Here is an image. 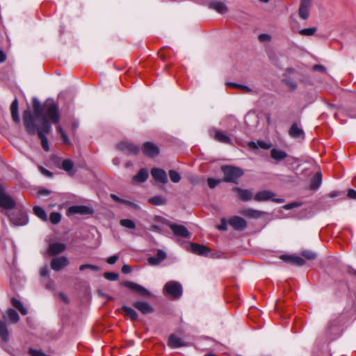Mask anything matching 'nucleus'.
<instances>
[{"mask_svg":"<svg viewBox=\"0 0 356 356\" xmlns=\"http://www.w3.org/2000/svg\"><path fill=\"white\" fill-rule=\"evenodd\" d=\"M133 306L145 315L152 314L154 312L153 307L145 301H136L133 303Z\"/></svg>","mask_w":356,"mask_h":356,"instance_id":"nucleus-12","label":"nucleus"},{"mask_svg":"<svg viewBox=\"0 0 356 356\" xmlns=\"http://www.w3.org/2000/svg\"><path fill=\"white\" fill-rule=\"evenodd\" d=\"M218 229L222 231H225L227 229V223L225 220H222L221 225L218 227Z\"/></svg>","mask_w":356,"mask_h":356,"instance_id":"nucleus-61","label":"nucleus"},{"mask_svg":"<svg viewBox=\"0 0 356 356\" xmlns=\"http://www.w3.org/2000/svg\"><path fill=\"white\" fill-rule=\"evenodd\" d=\"M92 213V209L83 205L71 206L68 208L67 213L71 214H90Z\"/></svg>","mask_w":356,"mask_h":356,"instance_id":"nucleus-14","label":"nucleus"},{"mask_svg":"<svg viewBox=\"0 0 356 356\" xmlns=\"http://www.w3.org/2000/svg\"><path fill=\"white\" fill-rule=\"evenodd\" d=\"M210 135L217 141L225 143V144H231L232 140L223 131L213 129L210 131Z\"/></svg>","mask_w":356,"mask_h":356,"instance_id":"nucleus-8","label":"nucleus"},{"mask_svg":"<svg viewBox=\"0 0 356 356\" xmlns=\"http://www.w3.org/2000/svg\"><path fill=\"white\" fill-rule=\"evenodd\" d=\"M238 88L243 90L245 92H248V93L252 92V90L250 87L245 86V85L240 84V85H238Z\"/></svg>","mask_w":356,"mask_h":356,"instance_id":"nucleus-58","label":"nucleus"},{"mask_svg":"<svg viewBox=\"0 0 356 356\" xmlns=\"http://www.w3.org/2000/svg\"><path fill=\"white\" fill-rule=\"evenodd\" d=\"M104 277L111 281H115L118 279L119 275L117 273H105Z\"/></svg>","mask_w":356,"mask_h":356,"instance_id":"nucleus-45","label":"nucleus"},{"mask_svg":"<svg viewBox=\"0 0 356 356\" xmlns=\"http://www.w3.org/2000/svg\"><path fill=\"white\" fill-rule=\"evenodd\" d=\"M49 220L54 225H56L60 222L61 220V214L58 212H52L50 214Z\"/></svg>","mask_w":356,"mask_h":356,"instance_id":"nucleus-41","label":"nucleus"},{"mask_svg":"<svg viewBox=\"0 0 356 356\" xmlns=\"http://www.w3.org/2000/svg\"><path fill=\"white\" fill-rule=\"evenodd\" d=\"M6 56L5 53L3 52V51L0 49V63L4 62L6 60Z\"/></svg>","mask_w":356,"mask_h":356,"instance_id":"nucleus-63","label":"nucleus"},{"mask_svg":"<svg viewBox=\"0 0 356 356\" xmlns=\"http://www.w3.org/2000/svg\"><path fill=\"white\" fill-rule=\"evenodd\" d=\"M170 228L174 234L177 236L190 238V232L184 225L172 223L170 225Z\"/></svg>","mask_w":356,"mask_h":356,"instance_id":"nucleus-10","label":"nucleus"},{"mask_svg":"<svg viewBox=\"0 0 356 356\" xmlns=\"http://www.w3.org/2000/svg\"><path fill=\"white\" fill-rule=\"evenodd\" d=\"M131 270V267L129 265L124 264L122 267V272L123 273H129Z\"/></svg>","mask_w":356,"mask_h":356,"instance_id":"nucleus-60","label":"nucleus"},{"mask_svg":"<svg viewBox=\"0 0 356 356\" xmlns=\"http://www.w3.org/2000/svg\"><path fill=\"white\" fill-rule=\"evenodd\" d=\"M284 83L292 90H295L297 88V84L291 80H284Z\"/></svg>","mask_w":356,"mask_h":356,"instance_id":"nucleus-52","label":"nucleus"},{"mask_svg":"<svg viewBox=\"0 0 356 356\" xmlns=\"http://www.w3.org/2000/svg\"><path fill=\"white\" fill-rule=\"evenodd\" d=\"M149 177L148 171L146 168H141L139 172L133 177V181L136 183L145 182Z\"/></svg>","mask_w":356,"mask_h":356,"instance_id":"nucleus-26","label":"nucleus"},{"mask_svg":"<svg viewBox=\"0 0 356 356\" xmlns=\"http://www.w3.org/2000/svg\"><path fill=\"white\" fill-rule=\"evenodd\" d=\"M239 213L247 218L253 219H258L262 217L264 213L263 211L251 208L243 209L239 211Z\"/></svg>","mask_w":356,"mask_h":356,"instance_id":"nucleus-17","label":"nucleus"},{"mask_svg":"<svg viewBox=\"0 0 356 356\" xmlns=\"http://www.w3.org/2000/svg\"><path fill=\"white\" fill-rule=\"evenodd\" d=\"M164 291L168 295L177 298L182 294V286L178 282L170 281L165 284Z\"/></svg>","mask_w":356,"mask_h":356,"instance_id":"nucleus-3","label":"nucleus"},{"mask_svg":"<svg viewBox=\"0 0 356 356\" xmlns=\"http://www.w3.org/2000/svg\"><path fill=\"white\" fill-rule=\"evenodd\" d=\"M289 135L294 138L302 139L305 137V133L303 130L298 127L296 124H293L289 129Z\"/></svg>","mask_w":356,"mask_h":356,"instance_id":"nucleus-23","label":"nucleus"},{"mask_svg":"<svg viewBox=\"0 0 356 356\" xmlns=\"http://www.w3.org/2000/svg\"><path fill=\"white\" fill-rule=\"evenodd\" d=\"M313 70L314 71H319V72H325V67L324 66L321 65H314Z\"/></svg>","mask_w":356,"mask_h":356,"instance_id":"nucleus-59","label":"nucleus"},{"mask_svg":"<svg viewBox=\"0 0 356 356\" xmlns=\"http://www.w3.org/2000/svg\"><path fill=\"white\" fill-rule=\"evenodd\" d=\"M8 341V332L6 323L0 320V345L5 348L6 343Z\"/></svg>","mask_w":356,"mask_h":356,"instance_id":"nucleus-18","label":"nucleus"},{"mask_svg":"<svg viewBox=\"0 0 356 356\" xmlns=\"http://www.w3.org/2000/svg\"><path fill=\"white\" fill-rule=\"evenodd\" d=\"M302 255L309 260H313L316 257V254L311 250H304Z\"/></svg>","mask_w":356,"mask_h":356,"instance_id":"nucleus-44","label":"nucleus"},{"mask_svg":"<svg viewBox=\"0 0 356 356\" xmlns=\"http://www.w3.org/2000/svg\"><path fill=\"white\" fill-rule=\"evenodd\" d=\"M229 224L238 231H243L247 227L245 220L239 216H234L229 218Z\"/></svg>","mask_w":356,"mask_h":356,"instance_id":"nucleus-11","label":"nucleus"},{"mask_svg":"<svg viewBox=\"0 0 356 356\" xmlns=\"http://www.w3.org/2000/svg\"><path fill=\"white\" fill-rule=\"evenodd\" d=\"M274 193L270 191H261L255 195L254 200L258 202L266 201L272 199Z\"/></svg>","mask_w":356,"mask_h":356,"instance_id":"nucleus-28","label":"nucleus"},{"mask_svg":"<svg viewBox=\"0 0 356 356\" xmlns=\"http://www.w3.org/2000/svg\"><path fill=\"white\" fill-rule=\"evenodd\" d=\"M15 205V201L5 193L3 187L0 184V207L3 209H10Z\"/></svg>","mask_w":356,"mask_h":356,"instance_id":"nucleus-5","label":"nucleus"},{"mask_svg":"<svg viewBox=\"0 0 356 356\" xmlns=\"http://www.w3.org/2000/svg\"><path fill=\"white\" fill-rule=\"evenodd\" d=\"M208 185L211 188H214L216 186H217L221 181L220 179H216L214 178H209L207 179Z\"/></svg>","mask_w":356,"mask_h":356,"instance_id":"nucleus-46","label":"nucleus"},{"mask_svg":"<svg viewBox=\"0 0 356 356\" xmlns=\"http://www.w3.org/2000/svg\"><path fill=\"white\" fill-rule=\"evenodd\" d=\"M270 156L274 160L280 161L286 158L287 154L283 150L273 148L270 151Z\"/></svg>","mask_w":356,"mask_h":356,"instance_id":"nucleus-31","label":"nucleus"},{"mask_svg":"<svg viewBox=\"0 0 356 356\" xmlns=\"http://www.w3.org/2000/svg\"><path fill=\"white\" fill-rule=\"evenodd\" d=\"M300 205V203L298 202H292V203H290V204H285L283 208L284 209H286V210H289V209H293L295 207H298Z\"/></svg>","mask_w":356,"mask_h":356,"instance_id":"nucleus-51","label":"nucleus"},{"mask_svg":"<svg viewBox=\"0 0 356 356\" xmlns=\"http://www.w3.org/2000/svg\"><path fill=\"white\" fill-rule=\"evenodd\" d=\"M51 193L50 191L47 189H42L38 191L40 195H49Z\"/></svg>","mask_w":356,"mask_h":356,"instance_id":"nucleus-62","label":"nucleus"},{"mask_svg":"<svg viewBox=\"0 0 356 356\" xmlns=\"http://www.w3.org/2000/svg\"><path fill=\"white\" fill-rule=\"evenodd\" d=\"M74 168L73 162L70 159H65L62 162V169L71 174V171Z\"/></svg>","mask_w":356,"mask_h":356,"instance_id":"nucleus-37","label":"nucleus"},{"mask_svg":"<svg viewBox=\"0 0 356 356\" xmlns=\"http://www.w3.org/2000/svg\"><path fill=\"white\" fill-rule=\"evenodd\" d=\"M234 190L238 193L239 198L242 201H248L252 198L253 195L250 190L242 189L238 187H235Z\"/></svg>","mask_w":356,"mask_h":356,"instance_id":"nucleus-25","label":"nucleus"},{"mask_svg":"<svg viewBox=\"0 0 356 356\" xmlns=\"http://www.w3.org/2000/svg\"><path fill=\"white\" fill-rule=\"evenodd\" d=\"M312 3V0H300L298 15L302 19L306 20L309 18Z\"/></svg>","mask_w":356,"mask_h":356,"instance_id":"nucleus-6","label":"nucleus"},{"mask_svg":"<svg viewBox=\"0 0 356 356\" xmlns=\"http://www.w3.org/2000/svg\"><path fill=\"white\" fill-rule=\"evenodd\" d=\"M259 40L261 42L269 41L270 40V36L268 34H260L259 35Z\"/></svg>","mask_w":356,"mask_h":356,"instance_id":"nucleus-54","label":"nucleus"},{"mask_svg":"<svg viewBox=\"0 0 356 356\" xmlns=\"http://www.w3.org/2000/svg\"><path fill=\"white\" fill-rule=\"evenodd\" d=\"M118 258H119L118 255H117V254L113 255L111 257H109L107 259L106 261L108 264L113 265L118 261Z\"/></svg>","mask_w":356,"mask_h":356,"instance_id":"nucleus-53","label":"nucleus"},{"mask_svg":"<svg viewBox=\"0 0 356 356\" xmlns=\"http://www.w3.org/2000/svg\"><path fill=\"white\" fill-rule=\"evenodd\" d=\"M191 250L192 252L201 256L207 255L210 252V249L207 246L195 243H191Z\"/></svg>","mask_w":356,"mask_h":356,"instance_id":"nucleus-19","label":"nucleus"},{"mask_svg":"<svg viewBox=\"0 0 356 356\" xmlns=\"http://www.w3.org/2000/svg\"><path fill=\"white\" fill-rule=\"evenodd\" d=\"M10 141L14 147L18 149L20 148V143L16 137L13 136H10Z\"/></svg>","mask_w":356,"mask_h":356,"instance_id":"nucleus-49","label":"nucleus"},{"mask_svg":"<svg viewBox=\"0 0 356 356\" xmlns=\"http://www.w3.org/2000/svg\"><path fill=\"white\" fill-rule=\"evenodd\" d=\"M49 275V269L47 266H43L40 270V275L42 277H46Z\"/></svg>","mask_w":356,"mask_h":356,"instance_id":"nucleus-56","label":"nucleus"},{"mask_svg":"<svg viewBox=\"0 0 356 356\" xmlns=\"http://www.w3.org/2000/svg\"><path fill=\"white\" fill-rule=\"evenodd\" d=\"M69 262L65 257L54 258L51 260V267L54 270H60L68 265Z\"/></svg>","mask_w":356,"mask_h":356,"instance_id":"nucleus-15","label":"nucleus"},{"mask_svg":"<svg viewBox=\"0 0 356 356\" xmlns=\"http://www.w3.org/2000/svg\"><path fill=\"white\" fill-rule=\"evenodd\" d=\"M34 118L26 120L28 113L24 111V124L30 134L37 133L40 140L41 145L45 152L49 151V145L46 135L51 130V122L56 124L60 117L57 105L53 101H46L41 106L36 98L33 99Z\"/></svg>","mask_w":356,"mask_h":356,"instance_id":"nucleus-1","label":"nucleus"},{"mask_svg":"<svg viewBox=\"0 0 356 356\" xmlns=\"http://www.w3.org/2000/svg\"><path fill=\"white\" fill-rule=\"evenodd\" d=\"M147 261L150 265L153 266L158 265L161 263L159 259H158L156 257H150L148 258Z\"/></svg>","mask_w":356,"mask_h":356,"instance_id":"nucleus-50","label":"nucleus"},{"mask_svg":"<svg viewBox=\"0 0 356 356\" xmlns=\"http://www.w3.org/2000/svg\"><path fill=\"white\" fill-rule=\"evenodd\" d=\"M168 345L171 348H178L186 346L188 344L185 343L180 337L172 334L169 336Z\"/></svg>","mask_w":356,"mask_h":356,"instance_id":"nucleus-16","label":"nucleus"},{"mask_svg":"<svg viewBox=\"0 0 356 356\" xmlns=\"http://www.w3.org/2000/svg\"><path fill=\"white\" fill-rule=\"evenodd\" d=\"M110 197H111V198L113 201H115L116 202H118V203H120V204H123L124 205L132 207H137V205H136L133 202H130L129 200H126L122 199V198L119 197L118 196H117L115 194H113V193L111 194Z\"/></svg>","mask_w":356,"mask_h":356,"instance_id":"nucleus-33","label":"nucleus"},{"mask_svg":"<svg viewBox=\"0 0 356 356\" xmlns=\"http://www.w3.org/2000/svg\"><path fill=\"white\" fill-rule=\"evenodd\" d=\"M11 302L13 305L22 314V303L15 298H12Z\"/></svg>","mask_w":356,"mask_h":356,"instance_id":"nucleus-47","label":"nucleus"},{"mask_svg":"<svg viewBox=\"0 0 356 356\" xmlns=\"http://www.w3.org/2000/svg\"><path fill=\"white\" fill-rule=\"evenodd\" d=\"M152 177L158 182L166 184L168 182V177L165 170L160 168H152L151 170Z\"/></svg>","mask_w":356,"mask_h":356,"instance_id":"nucleus-13","label":"nucleus"},{"mask_svg":"<svg viewBox=\"0 0 356 356\" xmlns=\"http://www.w3.org/2000/svg\"><path fill=\"white\" fill-rule=\"evenodd\" d=\"M40 170L41 173L42 175H44V176L49 177H52V173L50 171H49L48 170H47L42 167H40Z\"/></svg>","mask_w":356,"mask_h":356,"instance_id":"nucleus-57","label":"nucleus"},{"mask_svg":"<svg viewBox=\"0 0 356 356\" xmlns=\"http://www.w3.org/2000/svg\"><path fill=\"white\" fill-rule=\"evenodd\" d=\"M58 131L60 134V137L63 140V143L68 145L70 143V138L67 136V134L65 133V131L63 130V129L60 127H58Z\"/></svg>","mask_w":356,"mask_h":356,"instance_id":"nucleus-43","label":"nucleus"},{"mask_svg":"<svg viewBox=\"0 0 356 356\" xmlns=\"http://www.w3.org/2000/svg\"><path fill=\"white\" fill-rule=\"evenodd\" d=\"M86 269L90 270L92 271H99L100 270V268L98 266L93 265V264H82L79 266V270L81 271H83Z\"/></svg>","mask_w":356,"mask_h":356,"instance_id":"nucleus-40","label":"nucleus"},{"mask_svg":"<svg viewBox=\"0 0 356 356\" xmlns=\"http://www.w3.org/2000/svg\"><path fill=\"white\" fill-rule=\"evenodd\" d=\"M238 85L239 84H238V83H232V82L227 83V86H230V87H233V88H238Z\"/></svg>","mask_w":356,"mask_h":356,"instance_id":"nucleus-64","label":"nucleus"},{"mask_svg":"<svg viewBox=\"0 0 356 356\" xmlns=\"http://www.w3.org/2000/svg\"><path fill=\"white\" fill-rule=\"evenodd\" d=\"M156 257L161 262L166 258V254L163 250H158Z\"/></svg>","mask_w":356,"mask_h":356,"instance_id":"nucleus-48","label":"nucleus"},{"mask_svg":"<svg viewBox=\"0 0 356 356\" xmlns=\"http://www.w3.org/2000/svg\"><path fill=\"white\" fill-rule=\"evenodd\" d=\"M226 182H236V180L243 175L242 169L232 165H223L221 168Z\"/></svg>","mask_w":356,"mask_h":356,"instance_id":"nucleus-2","label":"nucleus"},{"mask_svg":"<svg viewBox=\"0 0 356 356\" xmlns=\"http://www.w3.org/2000/svg\"><path fill=\"white\" fill-rule=\"evenodd\" d=\"M209 8L215 10L220 14H225L228 11V8L222 1H213L209 4Z\"/></svg>","mask_w":356,"mask_h":356,"instance_id":"nucleus-20","label":"nucleus"},{"mask_svg":"<svg viewBox=\"0 0 356 356\" xmlns=\"http://www.w3.org/2000/svg\"><path fill=\"white\" fill-rule=\"evenodd\" d=\"M322 183V174L316 172L311 179L310 188L313 191H316L321 186Z\"/></svg>","mask_w":356,"mask_h":356,"instance_id":"nucleus-27","label":"nucleus"},{"mask_svg":"<svg viewBox=\"0 0 356 356\" xmlns=\"http://www.w3.org/2000/svg\"><path fill=\"white\" fill-rule=\"evenodd\" d=\"M280 259L284 261L289 262L299 266H302L305 264V261L302 257L298 256H290L284 254L280 257Z\"/></svg>","mask_w":356,"mask_h":356,"instance_id":"nucleus-21","label":"nucleus"},{"mask_svg":"<svg viewBox=\"0 0 356 356\" xmlns=\"http://www.w3.org/2000/svg\"><path fill=\"white\" fill-rule=\"evenodd\" d=\"M34 213L43 221L47 220V216L45 211L39 206H35L33 208Z\"/></svg>","mask_w":356,"mask_h":356,"instance_id":"nucleus-35","label":"nucleus"},{"mask_svg":"<svg viewBox=\"0 0 356 356\" xmlns=\"http://www.w3.org/2000/svg\"><path fill=\"white\" fill-rule=\"evenodd\" d=\"M10 113L13 121L18 124L20 119L18 115V101L17 99H15L10 105Z\"/></svg>","mask_w":356,"mask_h":356,"instance_id":"nucleus-29","label":"nucleus"},{"mask_svg":"<svg viewBox=\"0 0 356 356\" xmlns=\"http://www.w3.org/2000/svg\"><path fill=\"white\" fill-rule=\"evenodd\" d=\"M347 195L349 198L350 199H355L356 200V191L353 190V189H349L348 191V193H347Z\"/></svg>","mask_w":356,"mask_h":356,"instance_id":"nucleus-55","label":"nucleus"},{"mask_svg":"<svg viewBox=\"0 0 356 356\" xmlns=\"http://www.w3.org/2000/svg\"><path fill=\"white\" fill-rule=\"evenodd\" d=\"M66 248V246L64 243H54L49 245V253L51 255H55L63 252Z\"/></svg>","mask_w":356,"mask_h":356,"instance_id":"nucleus-24","label":"nucleus"},{"mask_svg":"<svg viewBox=\"0 0 356 356\" xmlns=\"http://www.w3.org/2000/svg\"><path fill=\"white\" fill-rule=\"evenodd\" d=\"M169 177L173 183H178L181 180L180 175L177 171L173 170L169 171Z\"/></svg>","mask_w":356,"mask_h":356,"instance_id":"nucleus-42","label":"nucleus"},{"mask_svg":"<svg viewBox=\"0 0 356 356\" xmlns=\"http://www.w3.org/2000/svg\"><path fill=\"white\" fill-rule=\"evenodd\" d=\"M143 152L149 157H155L159 154V149L155 144L146 142L143 144Z\"/></svg>","mask_w":356,"mask_h":356,"instance_id":"nucleus-9","label":"nucleus"},{"mask_svg":"<svg viewBox=\"0 0 356 356\" xmlns=\"http://www.w3.org/2000/svg\"><path fill=\"white\" fill-rule=\"evenodd\" d=\"M249 146L252 148H257L258 147L262 148V149H268L270 147V145L264 141H261V140H258L257 143H254V142H250L249 143Z\"/></svg>","mask_w":356,"mask_h":356,"instance_id":"nucleus-36","label":"nucleus"},{"mask_svg":"<svg viewBox=\"0 0 356 356\" xmlns=\"http://www.w3.org/2000/svg\"><path fill=\"white\" fill-rule=\"evenodd\" d=\"M123 285L143 297H147L150 296V293L147 289L136 283L127 281L123 283Z\"/></svg>","mask_w":356,"mask_h":356,"instance_id":"nucleus-7","label":"nucleus"},{"mask_svg":"<svg viewBox=\"0 0 356 356\" xmlns=\"http://www.w3.org/2000/svg\"><path fill=\"white\" fill-rule=\"evenodd\" d=\"M317 31L316 27H310L307 29H301L298 31V33L301 35L311 36L313 35Z\"/></svg>","mask_w":356,"mask_h":356,"instance_id":"nucleus-39","label":"nucleus"},{"mask_svg":"<svg viewBox=\"0 0 356 356\" xmlns=\"http://www.w3.org/2000/svg\"><path fill=\"white\" fill-rule=\"evenodd\" d=\"M117 148L118 150L128 155H136L140 151L138 146L127 141L118 143Z\"/></svg>","mask_w":356,"mask_h":356,"instance_id":"nucleus-4","label":"nucleus"},{"mask_svg":"<svg viewBox=\"0 0 356 356\" xmlns=\"http://www.w3.org/2000/svg\"><path fill=\"white\" fill-rule=\"evenodd\" d=\"M6 321H8L11 323H15L19 320L18 313L14 309H8L3 315Z\"/></svg>","mask_w":356,"mask_h":356,"instance_id":"nucleus-22","label":"nucleus"},{"mask_svg":"<svg viewBox=\"0 0 356 356\" xmlns=\"http://www.w3.org/2000/svg\"><path fill=\"white\" fill-rule=\"evenodd\" d=\"M9 219L14 225L20 226L22 225V213L20 211L11 212L9 214Z\"/></svg>","mask_w":356,"mask_h":356,"instance_id":"nucleus-30","label":"nucleus"},{"mask_svg":"<svg viewBox=\"0 0 356 356\" xmlns=\"http://www.w3.org/2000/svg\"><path fill=\"white\" fill-rule=\"evenodd\" d=\"M120 224L121 226L129 229H134L136 228L135 222L130 219H122L120 221Z\"/></svg>","mask_w":356,"mask_h":356,"instance_id":"nucleus-38","label":"nucleus"},{"mask_svg":"<svg viewBox=\"0 0 356 356\" xmlns=\"http://www.w3.org/2000/svg\"><path fill=\"white\" fill-rule=\"evenodd\" d=\"M148 202L154 205H163L166 203V200L161 195H156L149 199Z\"/></svg>","mask_w":356,"mask_h":356,"instance_id":"nucleus-34","label":"nucleus"},{"mask_svg":"<svg viewBox=\"0 0 356 356\" xmlns=\"http://www.w3.org/2000/svg\"><path fill=\"white\" fill-rule=\"evenodd\" d=\"M122 309L132 321H136L138 318L137 312L131 307L128 306H122Z\"/></svg>","mask_w":356,"mask_h":356,"instance_id":"nucleus-32","label":"nucleus"}]
</instances>
